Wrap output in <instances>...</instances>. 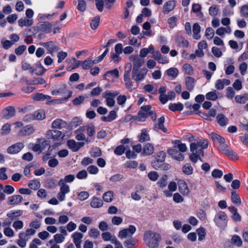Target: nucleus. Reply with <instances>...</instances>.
<instances>
[{
	"instance_id": "nucleus-1",
	"label": "nucleus",
	"mask_w": 248,
	"mask_h": 248,
	"mask_svg": "<svg viewBox=\"0 0 248 248\" xmlns=\"http://www.w3.org/2000/svg\"><path fill=\"white\" fill-rule=\"evenodd\" d=\"M161 239L160 236L152 232L147 231L144 234V241L146 245L150 248H157Z\"/></svg>"
},
{
	"instance_id": "nucleus-2",
	"label": "nucleus",
	"mask_w": 248,
	"mask_h": 248,
	"mask_svg": "<svg viewBox=\"0 0 248 248\" xmlns=\"http://www.w3.org/2000/svg\"><path fill=\"white\" fill-rule=\"evenodd\" d=\"M215 224L220 228H224L227 225V214L223 211H219L216 213L214 218Z\"/></svg>"
},
{
	"instance_id": "nucleus-3",
	"label": "nucleus",
	"mask_w": 248,
	"mask_h": 248,
	"mask_svg": "<svg viewBox=\"0 0 248 248\" xmlns=\"http://www.w3.org/2000/svg\"><path fill=\"white\" fill-rule=\"evenodd\" d=\"M132 69V64L130 63H127L125 68L124 76V80L125 87L131 91L134 89L133 83L130 77V73Z\"/></svg>"
},
{
	"instance_id": "nucleus-4",
	"label": "nucleus",
	"mask_w": 248,
	"mask_h": 248,
	"mask_svg": "<svg viewBox=\"0 0 248 248\" xmlns=\"http://www.w3.org/2000/svg\"><path fill=\"white\" fill-rule=\"evenodd\" d=\"M50 148V145L48 141L45 139H40L39 142L34 144L32 150L38 153H45Z\"/></svg>"
},
{
	"instance_id": "nucleus-5",
	"label": "nucleus",
	"mask_w": 248,
	"mask_h": 248,
	"mask_svg": "<svg viewBox=\"0 0 248 248\" xmlns=\"http://www.w3.org/2000/svg\"><path fill=\"white\" fill-rule=\"evenodd\" d=\"M70 97V96L69 95L68 97L64 98V99L52 100L50 102L53 104L62 103L68 99ZM32 98L34 100L37 101H47L48 102H49V100L51 99V97L47 95H44V94H34L32 96Z\"/></svg>"
},
{
	"instance_id": "nucleus-6",
	"label": "nucleus",
	"mask_w": 248,
	"mask_h": 248,
	"mask_svg": "<svg viewBox=\"0 0 248 248\" xmlns=\"http://www.w3.org/2000/svg\"><path fill=\"white\" fill-rule=\"evenodd\" d=\"M208 145V141L204 139H196L190 145V150L191 152H195L199 149H203L207 148Z\"/></svg>"
},
{
	"instance_id": "nucleus-7",
	"label": "nucleus",
	"mask_w": 248,
	"mask_h": 248,
	"mask_svg": "<svg viewBox=\"0 0 248 248\" xmlns=\"http://www.w3.org/2000/svg\"><path fill=\"white\" fill-rule=\"evenodd\" d=\"M147 72L148 70L146 68L132 70V78L136 82L142 81L146 77Z\"/></svg>"
},
{
	"instance_id": "nucleus-8",
	"label": "nucleus",
	"mask_w": 248,
	"mask_h": 248,
	"mask_svg": "<svg viewBox=\"0 0 248 248\" xmlns=\"http://www.w3.org/2000/svg\"><path fill=\"white\" fill-rule=\"evenodd\" d=\"M151 111V106L147 105L141 107L140 110L139 111L137 120L138 121L143 122L145 120L146 118L152 114Z\"/></svg>"
},
{
	"instance_id": "nucleus-9",
	"label": "nucleus",
	"mask_w": 248,
	"mask_h": 248,
	"mask_svg": "<svg viewBox=\"0 0 248 248\" xmlns=\"http://www.w3.org/2000/svg\"><path fill=\"white\" fill-rule=\"evenodd\" d=\"M64 137L62 132L57 130H48L46 133V137L47 139H52L56 141L62 140Z\"/></svg>"
},
{
	"instance_id": "nucleus-10",
	"label": "nucleus",
	"mask_w": 248,
	"mask_h": 248,
	"mask_svg": "<svg viewBox=\"0 0 248 248\" xmlns=\"http://www.w3.org/2000/svg\"><path fill=\"white\" fill-rule=\"evenodd\" d=\"M136 230L135 226L130 225L128 228L120 231L118 233V237L121 239L131 237L135 233Z\"/></svg>"
},
{
	"instance_id": "nucleus-11",
	"label": "nucleus",
	"mask_w": 248,
	"mask_h": 248,
	"mask_svg": "<svg viewBox=\"0 0 248 248\" xmlns=\"http://www.w3.org/2000/svg\"><path fill=\"white\" fill-rule=\"evenodd\" d=\"M119 76V70L115 68L113 70L107 71L103 76V78L105 80L114 82L115 81V78H118Z\"/></svg>"
},
{
	"instance_id": "nucleus-12",
	"label": "nucleus",
	"mask_w": 248,
	"mask_h": 248,
	"mask_svg": "<svg viewBox=\"0 0 248 248\" xmlns=\"http://www.w3.org/2000/svg\"><path fill=\"white\" fill-rule=\"evenodd\" d=\"M219 150L221 152L227 155L228 157L233 160L237 159V155L234 153L232 151L230 150L228 146L225 143V142L219 145Z\"/></svg>"
},
{
	"instance_id": "nucleus-13",
	"label": "nucleus",
	"mask_w": 248,
	"mask_h": 248,
	"mask_svg": "<svg viewBox=\"0 0 248 248\" xmlns=\"http://www.w3.org/2000/svg\"><path fill=\"white\" fill-rule=\"evenodd\" d=\"M24 146L23 142H17L9 146L7 149V152L9 154H16L19 153Z\"/></svg>"
},
{
	"instance_id": "nucleus-14",
	"label": "nucleus",
	"mask_w": 248,
	"mask_h": 248,
	"mask_svg": "<svg viewBox=\"0 0 248 248\" xmlns=\"http://www.w3.org/2000/svg\"><path fill=\"white\" fill-rule=\"evenodd\" d=\"M39 45L46 47L51 55H53L54 52H57L59 50V47L53 41L46 43L40 42Z\"/></svg>"
},
{
	"instance_id": "nucleus-15",
	"label": "nucleus",
	"mask_w": 248,
	"mask_h": 248,
	"mask_svg": "<svg viewBox=\"0 0 248 248\" xmlns=\"http://www.w3.org/2000/svg\"><path fill=\"white\" fill-rule=\"evenodd\" d=\"M177 185L174 181L170 182L168 186V189H164L163 193L167 198H170L172 196V192L175 191L177 189Z\"/></svg>"
},
{
	"instance_id": "nucleus-16",
	"label": "nucleus",
	"mask_w": 248,
	"mask_h": 248,
	"mask_svg": "<svg viewBox=\"0 0 248 248\" xmlns=\"http://www.w3.org/2000/svg\"><path fill=\"white\" fill-rule=\"evenodd\" d=\"M67 145L72 151L77 152L84 145V143L83 142H76L74 140H69L67 141Z\"/></svg>"
},
{
	"instance_id": "nucleus-17",
	"label": "nucleus",
	"mask_w": 248,
	"mask_h": 248,
	"mask_svg": "<svg viewBox=\"0 0 248 248\" xmlns=\"http://www.w3.org/2000/svg\"><path fill=\"white\" fill-rule=\"evenodd\" d=\"M177 183L180 192L184 196H187L190 193V190L186 182L184 180L180 179Z\"/></svg>"
},
{
	"instance_id": "nucleus-18",
	"label": "nucleus",
	"mask_w": 248,
	"mask_h": 248,
	"mask_svg": "<svg viewBox=\"0 0 248 248\" xmlns=\"http://www.w3.org/2000/svg\"><path fill=\"white\" fill-rule=\"evenodd\" d=\"M34 131L35 129L32 125H27L19 130L18 135L20 137H26L31 135Z\"/></svg>"
},
{
	"instance_id": "nucleus-19",
	"label": "nucleus",
	"mask_w": 248,
	"mask_h": 248,
	"mask_svg": "<svg viewBox=\"0 0 248 248\" xmlns=\"http://www.w3.org/2000/svg\"><path fill=\"white\" fill-rule=\"evenodd\" d=\"M87 131V134L89 137L93 136L95 133V126L93 124H89L86 125L80 126L78 128V131Z\"/></svg>"
},
{
	"instance_id": "nucleus-20",
	"label": "nucleus",
	"mask_w": 248,
	"mask_h": 248,
	"mask_svg": "<svg viewBox=\"0 0 248 248\" xmlns=\"http://www.w3.org/2000/svg\"><path fill=\"white\" fill-rule=\"evenodd\" d=\"M133 63V67L132 70L137 69H140L143 64L144 63V60L138 55H132L130 57Z\"/></svg>"
},
{
	"instance_id": "nucleus-21",
	"label": "nucleus",
	"mask_w": 248,
	"mask_h": 248,
	"mask_svg": "<svg viewBox=\"0 0 248 248\" xmlns=\"http://www.w3.org/2000/svg\"><path fill=\"white\" fill-rule=\"evenodd\" d=\"M168 153L172 158L176 160L182 161L184 159V155L175 149H169L168 150Z\"/></svg>"
},
{
	"instance_id": "nucleus-22",
	"label": "nucleus",
	"mask_w": 248,
	"mask_h": 248,
	"mask_svg": "<svg viewBox=\"0 0 248 248\" xmlns=\"http://www.w3.org/2000/svg\"><path fill=\"white\" fill-rule=\"evenodd\" d=\"M176 1L174 0L165 2L163 6L162 12L164 14H167L172 11L176 6Z\"/></svg>"
},
{
	"instance_id": "nucleus-23",
	"label": "nucleus",
	"mask_w": 248,
	"mask_h": 248,
	"mask_svg": "<svg viewBox=\"0 0 248 248\" xmlns=\"http://www.w3.org/2000/svg\"><path fill=\"white\" fill-rule=\"evenodd\" d=\"M16 111L14 107L9 106L4 108L2 112V116L3 118L9 119L15 115Z\"/></svg>"
},
{
	"instance_id": "nucleus-24",
	"label": "nucleus",
	"mask_w": 248,
	"mask_h": 248,
	"mask_svg": "<svg viewBox=\"0 0 248 248\" xmlns=\"http://www.w3.org/2000/svg\"><path fill=\"white\" fill-rule=\"evenodd\" d=\"M72 237L74 243H75L77 248H81V243L83 235L78 232H75L72 235Z\"/></svg>"
},
{
	"instance_id": "nucleus-25",
	"label": "nucleus",
	"mask_w": 248,
	"mask_h": 248,
	"mask_svg": "<svg viewBox=\"0 0 248 248\" xmlns=\"http://www.w3.org/2000/svg\"><path fill=\"white\" fill-rule=\"evenodd\" d=\"M38 28L40 31L48 33L51 31L52 25L48 22H43L38 24Z\"/></svg>"
},
{
	"instance_id": "nucleus-26",
	"label": "nucleus",
	"mask_w": 248,
	"mask_h": 248,
	"mask_svg": "<svg viewBox=\"0 0 248 248\" xmlns=\"http://www.w3.org/2000/svg\"><path fill=\"white\" fill-rule=\"evenodd\" d=\"M228 210L231 213V218L235 222H240L241 217L237 211V209L234 206L229 207Z\"/></svg>"
},
{
	"instance_id": "nucleus-27",
	"label": "nucleus",
	"mask_w": 248,
	"mask_h": 248,
	"mask_svg": "<svg viewBox=\"0 0 248 248\" xmlns=\"http://www.w3.org/2000/svg\"><path fill=\"white\" fill-rule=\"evenodd\" d=\"M192 154L189 156L190 160L194 163L197 162L198 160H201L200 155L203 156V151L202 149H199L195 152H191Z\"/></svg>"
},
{
	"instance_id": "nucleus-28",
	"label": "nucleus",
	"mask_w": 248,
	"mask_h": 248,
	"mask_svg": "<svg viewBox=\"0 0 248 248\" xmlns=\"http://www.w3.org/2000/svg\"><path fill=\"white\" fill-rule=\"evenodd\" d=\"M97 63V62L95 60H92L91 58H88L84 61L81 62L80 65L83 69H88L90 68L93 64Z\"/></svg>"
},
{
	"instance_id": "nucleus-29",
	"label": "nucleus",
	"mask_w": 248,
	"mask_h": 248,
	"mask_svg": "<svg viewBox=\"0 0 248 248\" xmlns=\"http://www.w3.org/2000/svg\"><path fill=\"white\" fill-rule=\"evenodd\" d=\"M104 98L106 99L107 105L110 107L115 105V94H105Z\"/></svg>"
},
{
	"instance_id": "nucleus-30",
	"label": "nucleus",
	"mask_w": 248,
	"mask_h": 248,
	"mask_svg": "<svg viewBox=\"0 0 248 248\" xmlns=\"http://www.w3.org/2000/svg\"><path fill=\"white\" fill-rule=\"evenodd\" d=\"M66 125V122L61 119H57L52 123V128L54 129H62Z\"/></svg>"
},
{
	"instance_id": "nucleus-31",
	"label": "nucleus",
	"mask_w": 248,
	"mask_h": 248,
	"mask_svg": "<svg viewBox=\"0 0 248 248\" xmlns=\"http://www.w3.org/2000/svg\"><path fill=\"white\" fill-rule=\"evenodd\" d=\"M201 26L198 23H195L193 25L192 31L193 33V38L196 40H199L201 38L200 32L201 31Z\"/></svg>"
},
{
	"instance_id": "nucleus-32",
	"label": "nucleus",
	"mask_w": 248,
	"mask_h": 248,
	"mask_svg": "<svg viewBox=\"0 0 248 248\" xmlns=\"http://www.w3.org/2000/svg\"><path fill=\"white\" fill-rule=\"evenodd\" d=\"M103 239L105 241H110L112 243L117 239L116 236L108 232H106L101 234Z\"/></svg>"
},
{
	"instance_id": "nucleus-33",
	"label": "nucleus",
	"mask_w": 248,
	"mask_h": 248,
	"mask_svg": "<svg viewBox=\"0 0 248 248\" xmlns=\"http://www.w3.org/2000/svg\"><path fill=\"white\" fill-rule=\"evenodd\" d=\"M173 146L175 148H177L181 152H186L187 148L185 143L181 142L180 140H175L173 142Z\"/></svg>"
},
{
	"instance_id": "nucleus-34",
	"label": "nucleus",
	"mask_w": 248,
	"mask_h": 248,
	"mask_svg": "<svg viewBox=\"0 0 248 248\" xmlns=\"http://www.w3.org/2000/svg\"><path fill=\"white\" fill-rule=\"evenodd\" d=\"M27 238L25 237L24 233H20L19 234V239L16 241L17 244L21 248H24L27 245Z\"/></svg>"
},
{
	"instance_id": "nucleus-35",
	"label": "nucleus",
	"mask_w": 248,
	"mask_h": 248,
	"mask_svg": "<svg viewBox=\"0 0 248 248\" xmlns=\"http://www.w3.org/2000/svg\"><path fill=\"white\" fill-rule=\"evenodd\" d=\"M103 204V202L102 200L95 197L92 198L90 203L91 207L94 208H100Z\"/></svg>"
},
{
	"instance_id": "nucleus-36",
	"label": "nucleus",
	"mask_w": 248,
	"mask_h": 248,
	"mask_svg": "<svg viewBox=\"0 0 248 248\" xmlns=\"http://www.w3.org/2000/svg\"><path fill=\"white\" fill-rule=\"evenodd\" d=\"M18 25L23 27L24 26L28 27L31 26L33 23L32 19L29 18H20L18 21Z\"/></svg>"
},
{
	"instance_id": "nucleus-37",
	"label": "nucleus",
	"mask_w": 248,
	"mask_h": 248,
	"mask_svg": "<svg viewBox=\"0 0 248 248\" xmlns=\"http://www.w3.org/2000/svg\"><path fill=\"white\" fill-rule=\"evenodd\" d=\"M23 198L21 196L16 195L12 196L9 198V203L10 204H17L21 202Z\"/></svg>"
},
{
	"instance_id": "nucleus-38",
	"label": "nucleus",
	"mask_w": 248,
	"mask_h": 248,
	"mask_svg": "<svg viewBox=\"0 0 248 248\" xmlns=\"http://www.w3.org/2000/svg\"><path fill=\"white\" fill-rule=\"evenodd\" d=\"M175 98V94H160L159 100L160 102L164 104L168 101L171 100Z\"/></svg>"
},
{
	"instance_id": "nucleus-39",
	"label": "nucleus",
	"mask_w": 248,
	"mask_h": 248,
	"mask_svg": "<svg viewBox=\"0 0 248 248\" xmlns=\"http://www.w3.org/2000/svg\"><path fill=\"white\" fill-rule=\"evenodd\" d=\"M117 114L116 111L111 110L109 112L107 116H102L101 120L104 122H111L116 118Z\"/></svg>"
},
{
	"instance_id": "nucleus-40",
	"label": "nucleus",
	"mask_w": 248,
	"mask_h": 248,
	"mask_svg": "<svg viewBox=\"0 0 248 248\" xmlns=\"http://www.w3.org/2000/svg\"><path fill=\"white\" fill-rule=\"evenodd\" d=\"M35 120H42L45 119L46 114L44 110L39 109L33 113Z\"/></svg>"
},
{
	"instance_id": "nucleus-41",
	"label": "nucleus",
	"mask_w": 248,
	"mask_h": 248,
	"mask_svg": "<svg viewBox=\"0 0 248 248\" xmlns=\"http://www.w3.org/2000/svg\"><path fill=\"white\" fill-rule=\"evenodd\" d=\"M70 65L67 67L68 70L74 69L78 67L81 64V61L77 60L75 58H73L69 61Z\"/></svg>"
},
{
	"instance_id": "nucleus-42",
	"label": "nucleus",
	"mask_w": 248,
	"mask_h": 248,
	"mask_svg": "<svg viewBox=\"0 0 248 248\" xmlns=\"http://www.w3.org/2000/svg\"><path fill=\"white\" fill-rule=\"evenodd\" d=\"M62 180H59L58 185L60 187V192L64 194H66L70 192L69 186L66 184H64Z\"/></svg>"
},
{
	"instance_id": "nucleus-43",
	"label": "nucleus",
	"mask_w": 248,
	"mask_h": 248,
	"mask_svg": "<svg viewBox=\"0 0 248 248\" xmlns=\"http://www.w3.org/2000/svg\"><path fill=\"white\" fill-rule=\"evenodd\" d=\"M114 193L112 191H108L105 192L103 195L104 201L107 202H110L113 199Z\"/></svg>"
},
{
	"instance_id": "nucleus-44",
	"label": "nucleus",
	"mask_w": 248,
	"mask_h": 248,
	"mask_svg": "<svg viewBox=\"0 0 248 248\" xmlns=\"http://www.w3.org/2000/svg\"><path fill=\"white\" fill-rule=\"evenodd\" d=\"M182 171L185 174L189 175L192 174L193 169L190 164L186 163L183 166Z\"/></svg>"
},
{
	"instance_id": "nucleus-45",
	"label": "nucleus",
	"mask_w": 248,
	"mask_h": 248,
	"mask_svg": "<svg viewBox=\"0 0 248 248\" xmlns=\"http://www.w3.org/2000/svg\"><path fill=\"white\" fill-rule=\"evenodd\" d=\"M78 129L76 130L74 132L76 134L75 138L78 140H84L86 141L87 143L89 142L88 139L86 138V137L84 134L83 133L84 131H77Z\"/></svg>"
},
{
	"instance_id": "nucleus-46",
	"label": "nucleus",
	"mask_w": 248,
	"mask_h": 248,
	"mask_svg": "<svg viewBox=\"0 0 248 248\" xmlns=\"http://www.w3.org/2000/svg\"><path fill=\"white\" fill-rule=\"evenodd\" d=\"M11 130V125L9 124H4L1 127L0 132L2 135H7Z\"/></svg>"
},
{
	"instance_id": "nucleus-47",
	"label": "nucleus",
	"mask_w": 248,
	"mask_h": 248,
	"mask_svg": "<svg viewBox=\"0 0 248 248\" xmlns=\"http://www.w3.org/2000/svg\"><path fill=\"white\" fill-rule=\"evenodd\" d=\"M166 158V153L164 151H159L157 153L156 155V159L157 161L155 162L153 164L157 165L159 164V162H163Z\"/></svg>"
},
{
	"instance_id": "nucleus-48",
	"label": "nucleus",
	"mask_w": 248,
	"mask_h": 248,
	"mask_svg": "<svg viewBox=\"0 0 248 248\" xmlns=\"http://www.w3.org/2000/svg\"><path fill=\"white\" fill-rule=\"evenodd\" d=\"M219 9V6L213 5L210 7L209 9V14L211 16L215 17L218 15Z\"/></svg>"
},
{
	"instance_id": "nucleus-49",
	"label": "nucleus",
	"mask_w": 248,
	"mask_h": 248,
	"mask_svg": "<svg viewBox=\"0 0 248 248\" xmlns=\"http://www.w3.org/2000/svg\"><path fill=\"white\" fill-rule=\"evenodd\" d=\"M167 75L173 79L176 78L178 74V70L176 68H170L166 71Z\"/></svg>"
},
{
	"instance_id": "nucleus-50",
	"label": "nucleus",
	"mask_w": 248,
	"mask_h": 248,
	"mask_svg": "<svg viewBox=\"0 0 248 248\" xmlns=\"http://www.w3.org/2000/svg\"><path fill=\"white\" fill-rule=\"evenodd\" d=\"M217 119L218 124L221 126L226 125L228 123L227 118L223 114H218Z\"/></svg>"
},
{
	"instance_id": "nucleus-51",
	"label": "nucleus",
	"mask_w": 248,
	"mask_h": 248,
	"mask_svg": "<svg viewBox=\"0 0 248 248\" xmlns=\"http://www.w3.org/2000/svg\"><path fill=\"white\" fill-rule=\"evenodd\" d=\"M100 23V16H96L93 18L90 22V26L93 30H96Z\"/></svg>"
},
{
	"instance_id": "nucleus-52",
	"label": "nucleus",
	"mask_w": 248,
	"mask_h": 248,
	"mask_svg": "<svg viewBox=\"0 0 248 248\" xmlns=\"http://www.w3.org/2000/svg\"><path fill=\"white\" fill-rule=\"evenodd\" d=\"M169 109L171 111H181L183 109V105L181 103L170 104L169 105Z\"/></svg>"
},
{
	"instance_id": "nucleus-53",
	"label": "nucleus",
	"mask_w": 248,
	"mask_h": 248,
	"mask_svg": "<svg viewBox=\"0 0 248 248\" xmlns=\"http://www.w3.org/2000/svg\"><path fill=\"white\" fill-rule=\"evenodd\" d=\"M186 84L187 89L191 91L194 86V79L191 77H187L186 78Z\"/></svg>"
},
{
	"instance_id": "nucleus-54",
	"label": "nucleus",
	"mask_w": 248,
	"mask_h": 248,
	"mask_svg": "<svg viewBox=\"0 0 248 248\" xmlns=\"http://www.w3.org/2000/svg\"><path fill=\"white\" fill-rule=\"evenodd\" d=\"M231 201L234 204L237 205H239L241 203L240 198L235 192H232V193Z\"/></svg>"
},
{
	"instance_id": "nucleus-55",
	"label": "nucleus",
	"mask_w": 248,
	"mask_h": 248,
	"mask_svg": "<svg viewBox=\"0 0 248 248\" xmlns=\"http://www.w3.org/2000/svg\"><path fill=\"white\" fill-rule=\"evenodd\" d=\"M211 137L213 140L217 142L219 145L225 142V140L223 138L215 133H211Z\"/></svg>"
},
{
	"instance_id": "nucleus-56",
	"label": "nucleus",
	"mask_w": 248,
	"mask_h": 248,
	"mask_svg": "<svg viewBox=\"0 0 248 248\" xmlns=\"http://www.w3.org/2000/svg\"><path fill=\"white\" fill-rule=\"evenodd\" d=\"M165 122V118L164 117H161L157 121L156 124V127L157 128L161 129L164 132H167V129L164 127L163 124Z\"/></svg>"
},
{
	"instance_id": "nucleus-57",
	"label": "nucleus",
	"mask_w": 248,
	"mask_h": 248,
	"mask_svg": "<svg viewBox=\"0 0 248 248\" xmlns=\"http://www.w3.org/2000/svg\"><path fill=\"white\" fill-rule=\"evenodd\" d=\"M28 186L32 189L37 190L40 188L41 184L37 180H31L29 182Z\"/></svg>"
},
{
	"instance_id": "nucleus-58",
	"label": "nucleus",
	"mask_w": 248,
	"mask_h": 248,
	"mask_svg": "<svg viewBox=\"0 0 248 248\" xmlns=\"http://www.w3.org/2000/svg\"><path fill=\"white\" fill-rule=\"evenodd\" d=\"M235 99L237 103L244 104L248 100V97L245 94H240L236 96Z\"/></svg>"
},
{
	"instance_id": "nucleus-59",
	"label": "nucleus",
	"mask_w": 248,
	"mask_h": 248,
	"mask_svg": "<svg viewBox=\"0 0 248 248\" xmlns=\"http://www.w3.org/2000/svg\"><path fill=\"white\" fill-rule=\"evenodd\" d=\"M154 151V147L150 143L146 144L143 150V153L146 155H151Z\"/></svg>"
},
{
	"instance_id": "nucleus-60",
	"label": "nucleus",
	"mask_w": 248,
	"mask_h": 248,
	"mask_svg": "<svg viewBox=\"0 0 248 248\" xmlns=\"http://www.w3.org/2000/svg\"><path fill=\"white\" fill-rule=\"evenodd\" d=\"M167 176L164 175L161 177L157 182V186L160 188H164L167 185Z\"/></svg>"
},
{
	"instance_id": "nucleus-61",
	"label": "nucleus",
	"mask_w": 248,
	"mask_h": 248,
	"mask_svg": "<svg viewBox=\"0 0 248 248\" xmlns=\"http://www.w3.org/2000/svg\"><path fill=\"white\" fill-rule=\"evenodd\" d=\"M232 243L237 247H240L242 244V241L240 236L235 235L232 238Z\"/></svg>"
},
{
	"instance_id": "nucleus-62",
	"label": "nucleus",
	"mask_w": 248,
	"mask_h": 248,
	"mask_svg": "<svg viewBox=\"0 0 248 248\" xmlns=\"http://www.w3.org/2000/svg\"><path fill=\"white\" fill-rule=\"evenodd\" d=\"M196 215L197 217L202 221H205L206 217V213L202 209H200L198 210Z\"/></svg>"
},
{
	"instance_id": "nucleus-63",
	"label": "nucleus",
	"mask_w": 248,
	"mask_h": 248,
	"mask_svg": "<svg viewBox=\"0 0 248 248\" xmlns=\"http://www.w3.org/2000/svg\"><path fill=\"white\" fill-rule=\"evenodd\" d=\"M149 140V136L146 129H143L141 130V133L139 137V140L140 142H143Z\"/></svg>"
},
{
	"instance_id": "nucleus-64",
	"label": "nucleus",
	"mask_w": 248,
	"mask_h": 248,
	"mask_svg": "<svg viewBox=\"0 0 248 248\" xmlns=\"http://www.w3.org/2000/svg\"><path fill=\"white\" fill-rule=\"evenodd\" d=\"M136 240L133 238L126 240L124 242L125 247L127 248H133L135 244Z\"/></svg>"
}]
</instances>
